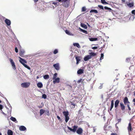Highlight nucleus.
Masks as SVG:
<instances>
[{
  "instance_id": "f257e3e1",
  "label": "nucleus",
  "mask_w": 135,
  "mask_h": 135,
  "mask_svg": "<svg viewBox=\"0 0 135 135\" xmlns=\"http://www.w3.org/2000/svg\"><path fill=\"white\" fill-rule=\"evenodd\" d=\"M78 127V126L74 125L73 127V129L71 128L70 127H68V128L71 131L75 132H76L77 133L79 134H82L83 132V130L81 128H79L77 129Z\"/></svg>"
},
{
  "instance_id": "f03ea898",
  "label": "nucleus",
  "mask_w": 135,
  "mask_h": 135,
  "mask_svg": "<svg viewBox=\"0 0 135 135\" xmlns=\"http://www.w3.org/2000/svg\"><path fill=\"white\" fill-rule=\"evenodd\" d=\"M70 0H62V5L65 8L68 7L70 4Z\"/></svg>"
},
{
  "instance_id": "7ed1b4c3",
  "label": "nucleus",
  "mask_w": 135,
  "mask_h": 135,
  "mask_svg": "<svg viewBox=\"0 0 135 135\" xmlns=\"http://www.w3.org/2000/svg\"><path fill=\"white\" fill-rule=\"evenodd\" d=\"M62 113L65 117V121L66 123H67L69 119V117L68 116L69 114V112L68 111H64Z\"/></svg>"
},
{
  "instance_id": "20e7f679",
  "label": "nucleus",
  "mask_w": 135,
  "mask_h": 135,
  "mask_svg": "<svg viewBox=\"0 0 135 135\" xmlns=\"http://www.w3.org/2000/svg\"><path fill=\"white\" fill-rule=\"evenodd\" d=\"M30 84L29 83L25 82L22 83L21 85L23 88H27L30 86Z\"/></svg>"
},
{
  "instance_id": "39448f33",
  "label": "nucleus",
  "mask_w": 135,
  "mask_h": 135,
  "mask_svg": "<svg viewBox=\"0 0 135 135\" xmlns=\"http://www.w3.org/2000/svg\"><path fill=\"white\" fill-rule=\"evenodd\" d=\"M9 60L11 63L13 69L14 70H16V66L13 60L11 58H9Z\"/></svg>"
},
{
  "instance_id": "423d86ee",
  "label": "nucleus",
  "mask_w": 135,
  "mask_h": 135,
  "mask_svg": "<svg viewBox=\"0 0 135 135\" xmlns=\"http://www.w3.org/2000/svg\"><path fill=\"white\" fill-rule=\"evenodd\" d=\"M25 52L23 50L21 49L19 53V55L21 56L22 57H26V55H24Z\"/></svg>"
},
{
  "instance_id": "0eeeda50",
  "label": "nucleus",
  "mask_w": 135,
  "mask_h": 135,
  "mask_svg": "<svg viewBox=\"0 0 135 135\" xmlns=\"http://www.w3.org/2000/svg\"><path fill=\"white\" fill-rule=\"evenodd\" d=\"M123 102L125 105L127 104H130V102L129 101L128 98L127 97H124L123 99Z\"/></svg>"
},
{
  "instance_id": "6e6552de",
  "label": "nucleus",
  "mask_w": 135,
  "mask_h": 135,
  "mask_svg": "<svg viewBox=\"0 0 135 135\" xmlns=\"http://www.w3.org/2000/svg\"><path fill=\"white\" fill-rule=\"evenodd\" d=\"M19 58L20 59V60H19L20 62L22 64H24L25 63H27V61L21 58V57H19Z\"/></svg>"
},
{
  "instance_id": "1a4fd4ad",
  "label": "nucleus",
  "mask_w": 135,
  "mask_h": 135,
  "mask_svg": "<svg viewBox=\"0 0 135 135\" xmlns=\"http://www.w3.org/2000/svg\"><path fill=\"white\" fill-rule=\"evenodd\" d=\"M53 66L55 69L57 70H59L60 69L59 64L58 63L54 64L53 65Z\"/></svg>"
},
{
  "instance_id": "9d476101",
  "label": "nucleus",
  "mask_w": 135,
  "mask_h": 135,
  "mask_svg": "<svg viewBox=\"0 0 135 135\" xmlns=\"http://www.w3.org/2000/svg\"><path fill=\"white\" fill-rule=\"evenodd\" d=\"M127 128L129 132H131L132 131V128L131 126V124L130 122L129 123L128 126Z\"/></svg>"
},
{
  "instance_id": "9b49d317",
  "label": "nucleus",
  "mask_w": 135,
  "mask_h": 135,
  "mask_svg": "<svg viewBox=\"0 0 135 135\" xmlns=\"http://www.w3.org/2000/svg\"><path fill=\"white\" fill-rule=\"evenodd\" d=\"M5 22L8 26H9L10 25L11 22L10 21L7 19H5Z\"/></svg>"
},
{
  "instance_id": "f8f14e48",
  "label": "nucleus",
  "mask_w": 135,
  "mask_h": 135,
  "mask_svg": "<svg viewBox=\"0 0 135 135\" xmlns=\"http://www.w3.org/2000/svg\"><path fill=\"white\" fill-rule=\"evenodd\" d=\"M120 106L121 109L122 110H123L125 109V106L122 102H120Z\"/></svg>"
},
{
  "instance_id": "ddd939ff",
  "label": "nucleus",
  "mask_w": 135,
  "mask_h": 135,
  "mask_svg": "<svg viewBox=\"0 0 135 135\" xmlns=\"http://www.w3.org/2000/svg\"><path fill=\"white\" fill-rule=\"evenodd\" d=\"M77 73L78 74L81 75L84 73V70L83 69H80L77 71Z\"/></svg>"
},
{
  "instance_id": "4468645a",
  "label": "nucleus",
  "mask_w": 135,
  "mask_h": 135,
  "mask_svg": "<svg viewBox=\"0 0 135 135\" xmlns=\"http://www.w3.org/2000/svg\"><path fill=\"white\" fill-rule=\"evenodd\" d=\"M55 80H54L53 81V83L54 84L55 83H59L60 82V78H55Z\"/></svg>"
},
{
  "instance_id": "2eb2a0df",
  "label": "nucleus",
  "mask_w": 135,
  "mask_h": 135,
  "mask_svg": "<svg viewBox=\"0 0 135 135\" xmlns=\"http://www.w3.org/2000/svg\"><path fill=\"white\" fill-rule=\"evenodd\" d=\"M19 129L21 131H25L26 129V128L24 126H21L19 128Z\"/></svg>"
},
{
  "instance_id": "dca6fc26",
  "label": "nucleus",
  "mask_w": 135,
  "mask_h": 135,
  "mask_svg": "<svg viewBox=\"0 0 135 135\" xmlns=\"http://www.w3.org/2000/svg\"><path fill=\"white\" fill-rule=\"evenodd\" d=\"M91 56L89 55H87L85 56L84 58V60L85 61H87L89 59H91Z\"/></svg>"
},
{
  "instance_id": "f3484780",
  "label": "nucleus",
  "mask_w": 135,
  "mask_h": 135,
  "mask_svg": "<svg viewBox=\"0 0 135 135\" xmlns=\"http://www.w3.org/2000/svg\"><path fill=\"white\" fill-rule=\"evenodd\" d=\"M127 5L129 7L131 8L134 6V3L133 2H132L131 3L127 4Z\"/></svg>"
},
{
  "instance_id": "a211bd4d",
  "label": "nucleus",
  "mask_w": 135,
  "mask_h": 135,
  "mask_svg": "<svg viewBox=\"0 0 135 135\" xmlns=\"http://www.w3.org/2000/svg\"><path fill=\"white\" fill-rule=\"evenodd\" d=\"M119 101L118 100H116L115 102V108H117L119 103Z\"/></svg>"
},
{
  "instance_id": "6ab92c4d",
  "label": "nucleus",
  "mask_w": 135,
  "mask_h": 135,
  "mask_svg": "<svg viewBox=\"0 0 135 135\" xmlns=\"http://www.w3.org/2000/svg\"><path fill=\"white\" fill-rule=\"evenodd\" d=\"M80 56H76L75 57L76 59V64H78L79 63V62L80 61Z\"/></svg>"
},
{
  "instance_id": "aec40b11",
  "label": "nucleus",
  "mask_w": 135,
  "mask_h": 135,
  "mask_svg": "<svg viewBox=\"0 0 135 135\" xmlns=\"http://www.w3.org/2000/svg\"><path fill=\"white\" fill-rule=\"evenodd\" d=\"M89 40L91 41H97L98 40L97 38H89Z\"/></svg>"
},
{
  "instance_id": "412c9836",
  "label": "nucleus",
  "mask_w": 135,
  "mask_h": 135,
  "mask_svg": "<svg viewBox=\"0 0 135 135\" xmlns=\"http://www.w3.org/2000/svg\"><path fill=\"white\" fill-rule=\"evenodd\" d=\"M37 85L38 88H41L42 87L43 84L42 83L39 82L37 84Z\"/></svg>"
},
{
  "instance_id": "4be33fe9",
  "label": "nucleus",
  "mask_w": 135,
  "mask_h": 135,
  "mask_svg": "<svg viewBox=\"0 0 135 135\" xmlns=\"http://www.w3.org/2000/svg\"><path fill=\"white\" fill-rule=\"evenodd\" d=\"M10 119L12 121L15 122V123H17V121L15 118L12 117L10 118Z\"/></svg>"
},
{
  "instance_id": "5701e85b",
  "label": "nucleus",
  "mask_w": 135,
  "mask_h": 135,
  "mask_svg": "<svg viewBox=\"0 0 135 135\" xmlns=\"http://www.w3.org/2000/svg\"><path fill=\"white\" fill-rule=\"evenodd\" d=\"M13 132L10 129L8 130L7 131L8 135H13Z\"/></svg>"
},
{
  "instance_id": "b1692460",
  "label": "nucleus",
  "mask_w": 135,
  "mask_h": 135,
  "mask_svg": "<svg viewBox=\"0 0 135 135\" xmlns=\"http://www.w3.org/2000/svg\"><path fill=\"white\" fill-rule=\"evenodd\" d=\"M114 106V101L113 100H112L111 102V107L110 108V110L111 111L112 108H113Z\"/></svg>"
},
{
  "instance_id": "393cba45",
  "label": "nucleus",
  "mask_w": 135,
  "mask_h": 135,
  "mask_svg": "<svg viewBox=\"0 0 135 135\" xmlns=\"http://www.w3.org/2000/svg\"><path fill=\"white\" fill-rule=\"evenodd\" d=\"M73 45L74 46H76L77 47H78L79 48H80V46L79 44L78 43H74L73 44Z\"/></svg>"
},
{
  "instance_id": "a878e982",
  "label": "nucleus",
  "mask_w": 135,
  "mask_h": 135,
  "mask_svg": "<svg viewBox=\"0 0 135 135\" xmlns=\"http://www.w3.org/2000/svg\"><path fill=\"white\" fill-rule=\"evenodd\" d=\"M90 13L94 12L95 13H98V11L96 9H92L90 11Z\"/></svg>"
},
{
  "instance_id": "bb28decb",
  "label": "nucleus",
  "mask_w": 135,
  "mask_h": 135,
  "mask_svg": "<svg viewBox=\"0 0 135 135\" xmlns=\"http://www.w3.org/2000/svg\"><path fill=\"white\" fill-rule=\"evenodd\" d=\"M90 56L91 58H92V56H94L96 55V54L93 52H91L90 53Z\"/></svg>"
},
{
  "instance_id": "cd10ccee",
  "label": "nucleus",
  "mask_w": 135,
  "mask_h": 135,
  "mask_svg": "<svg viewBox=\"0 0 135 135\" xmlns=\"http://www.w3.org/2000/svg\"><path fill=\"white\" fill-rule=\"evenodd\" d=\"M52 4H54L56 6H57L59 4V2L56 1L55 2H53L52 3Z\"/></svg>"
},
{
  "instance_id": "c85d7f7f",
  "label": "nucleus",
  "mask_w": 135,
  "mask_h": 135,
  "mask_svg": "<svg viewBox=\"0 0 135 135\" xmlns=\"http://www.w3.org/2000/svg\"><path fill=\"white\" fill-rule=\"evenodd\" d=\"M43 77L44 79H47L49 78V76L48 75H45Z\"/></svg>"
},
{
  "instance_id": "c756f323",
  "label": "nucleus",
  "mask_w": 135,
  "mask_h": 135,
  "mask_svg": "<svg viewBox=\"0 0 135 135\" xmlns=\"http://www.w3.org/2000/svg\"><path fill=\"white\" fill-rule=\"evenodd\" d=\"M81 26L82 27L84 28H86L87 26L86 25L83 23H81Z\"/></svg>"
},
{
  "instance_id": "7c9ffc66",
  "label": "nucleus",
  "mask_w": 135,
  "mask_h": 135,
  "mask_svg": "<svg viewBox=\"0 0 135 135\" xmlns=\"http://www.w3.org/2000/svg\"><path fill=\"white\" fill-rule=\"evenodd\" d=\"M45 112L44 110L42 109L40 110V115H41L43 114Z\"/></svg>"
},
{
  "instance_id": "2f4dec72",
  "label": "nucleus",
  "mask_w": 135,
  "mask_h": 135,
  "mask_svg": "<svg viewBox=\"0 0 135 135\" xmlns=\"http://www.w3.org/2000/svg\"><path fill=\"white\" fill-rule=\"evenodd\" d=\"M65 32L66 34L69 35H71V33L70 32V31L68 30H66L65 31Z\"/></svg>"
},
{
  "instance_id": "473e14b6",
  "label": "nucleus",
  "mask_w": 135,
  "mask_h": 135,
  "mask_svg": "<svg viewBox=\"0 0 135 135\" xmlns=\"http://www.w3.org/2000/svg\"><path fill=\"white\" fill-rule=\"evenodd\" d=\"M70 103L71 104V105H72L74 106V107H72V108H74L75 107V106L76 105V104H75L73 102H72L71 101H70Z\"/></svg>"
},
{
  "instance_id": "72a5a7b5",
  "label": "nucleus",
  "mask_w": 135,
  "mask_h": 135,
  "mask_svg": "<svg viewBox=\"0 0 135 135\" xmlns=\"http://www.w3.org/2000/svg\"><path fill=\"white\" fill-rule=\"evenodd\" d=\"M104 8L105 9H108V10L110 12L112 11V9L106 6H105L104 7Z\"/></svg>"
},
{
  "instance_id": "f704fd0d",
  "label": "nucleus",
  "mask_w": 135,
  "mask_h": 135,
  "mask_svg": "<svg viewBox=\"0 0 135 135\" xmlns=\"http://www.w3.org/2000/svg\"><path fill=\"white\" fill-rule=\"evenodd\" d=\"M57 75V74L56 73H55L54 74V75L53 78H52V79L53 80H54L55 79V78H56Z\"/></svg>"
},
{
  "instance_id": "c9c22d12",
  "label": "nucleus",
  "mask_w": 135,
  "mask_h": 135,
  "mask_svg": "<svg viewBox=\"0 0 135 135\" xmlns=\"http://www.w3.org/2000/svg\"><path fill=\"white\" fill-rule=\"evenodd\" d=\"M86 8L85 7H83L82 8V12H85L86 11Z\"/></svg>"
},
{
  "instance_id": "e433bc0d",
  "label": "nucleus",
  "mask_w": 135,
  "mask_h": 135,
  "mask_svg": "<svg viewBox=\"0 0 135 135\" xmlns=\"http://www.w3.org/2000/svg\"><path fill=\"white\" fill-rule=\"evenodd\" d=\"M101 2L103 4H108V3L105 1V0H101Z\"/></svg>"
},
{
  "instance_id": "4c0bfd02",
  "label": "nucleus",
  "mask_w": 135,
  "mask_h": 135,
  "mask_svg": "<svg viewBox=\"0 0 135 135\" xmlns=\"http://www.w3.org/2000/svg\"><path fill=\"white\" fill-rule=\"evenodd\" d=\"M80 30L82 32H83L85 33V34L87 33V32L86 31L84 30H83V29H81Z\"/></svg>"
},
{
  "instance_id": "58836bf2",
  "label": "nucleus",
  "mask_w": 135,
  "mask_h": 135,
  "mask_svg": "<svg viewBox=\"0 0 135 135\" xmlns=\"http://www.w3.org/2000/svg\"><path fill=\"white\" fill-rule=\"evenodd\" d=\"M58 52V51L57 49H55L53 53L54 54H56Z\"/></svg>"
},
{
  "instance_id": "ea45409f",
  "label": "nucleus",
  "mask_w": 135,
  "mask_h": 135,
  "mask_svg": "<svg viewBox=\"0 0 135 135\" xmlns=\"http://www.w3.org/2000/svg\"><path fill=\"white\" fill-rule=\"evenodd\" d=\"M42 98L44 99H45L47 98V96L45 94H44L42 95Z\"/></svg>"
},
{
  "instance_id": "a19ab883",
  "label": "nucleus",
  "mask_w": 135,
  "mask_h": 135,
  "mask_svg": "<svg viewBox=\"0 0 135 135\" xmlns=\"http://www.w3.org/2000/svg\"><path fill=\"white\" fill-rule=\"evenodd\" d=\"M130 61V58H127L126 59V61L127 62H129Z\"/></svg>"
},
{
  "instance_id": "79ce46f5",
  "label": "nucleus",
  "mask_w": 135,
  "mask_h": 135,
  "mask_svg": "<svg viewBox=\"0 0 135 135\" xmlns=\"http://www.w3.org/2000/svg\"><path fill=\"white\" fill-rule=\"evenodd\" d=\"M104 54H103L102 53L101 54V57L100 58V60H101L103 58Z\"/></svg>"
},
{
  "instance_id": "37998d69",
  "label": "nucleus",
  "mask_w": 135,
  "mask_h": 135,
  "mask_svg": "<svg viewBox=\"0 0 135 135\" xmlns=\"http://www.w3.org/2000/svg\"><path fill=\"white\" fill-rule=\"evenodd\" d=\"M129 104H127V107L128 108V110L129 111H131V108L130 107Z\"/></svg>"
},
{
  "instance_id": "c03bdc74",
  "label": "nucleus",
  "mask_w": 135,
  "mask_h": 135,
  "mask_svg": "<svg viewBox=\"0 0 135 135\" xmlns=\"http://www.w3.org/2000/svg\"><path fill=\"white\" fill-rule=\"evenodd\" d=\"M98 7L99 8H100L101 9H104L103 7V6L102 5H99L98 6Z\"/></svg>"
},
{
  "instance_id": "a18cd8bd",
  "label": "nucleus",
  "mask_w": 135,
  "mask_h": 135,
  "mask_svg": "<svg viewBox=\"0 0 135 135\" xmlns=\"http://www.w3.org/2000/svg\"><path fill=\"white\" fill-rule=\"evenodd\" d=\"M82 79H80V80H79L77 81V83H80L81 81H82Z\"/></svg>"
},
{
  "instance_id": "49530a36",
  "label": "nucleus",
  "mask_w": 135,
  "mask_h": 135,
  "mask_svg": "<svg viewBox=\"0 0 135 135\" xmlns=\"http://www.w3.org/2000/svg\"><path fill=\"white\" fill-rule=\"evenodd\" d=\"M132 14H134L135 15V10H133L132 11Z\"/></svg>"
},
{
  "instance_id": "de8ad7c7",
  "label": "nucleus",
  "mask_w": 135,
  "mask_h": 135,
  "mask_svg": "<svg viewBox=\"0 0 135 135\" xmlns=\"http://www.w3.org/2000/svg\"><path fill=\"white\" fill-rule=\"evenodd\" d=\"M15 50L16 52L17 53L18 52V50L17 47L15 48Z\"/></svg>"
},
{
  "instance_id": "09e8293b",
  "label": "nucleus",
  "mask_w": 135,
  "mask_h": 135,
  "mask_svg": "<svg viewBox=\"0 0 135 135\" xmlns=\"http://www.w3.org/2000/svg\"><path fill=\"white\" fill-rule=\"evenodd\" d=\"M98 48V47L97 46H94L93 47H92V49H97Z\"/></svg>"
},
{
  "instance_id": "8fccbe9b",
  "label": "nucleus",
  "mask_w": 135,
  "mask_h": 135,
  "mask_svg": "<svg viewBox=\"0 0 135 135\" xmlns=\"http://www.w3.org/2000/svg\"><path fill=\"white\" fill-rule=\"evenodd\" d=\"M57 118H58V119L59 120H61V119L60 117L58 115L57 116Z\"/></svg>"
},
{
  "instance_id": "3c124183",
  "label": "nucleus",
  "mask_w": 135,
  "mask_h": 135,
  "mask_svg": "<svg viewBox=\"0 0 135 135\" xmlns=\"http://www.w3.org/2000/svg\"><path fill=\"white\" fill-rule=\"evenodd\" d=\"M3 108V106L2 105L0 104V109L2 110Z\"/></svg>"
},
{
  "instance_id": "603ef678",
  "label": "nucleus",
  "mask_w": 135,
  "mask_h": 135,
  "mask_svg": "<svg viewBox=\"0 0 135 135\" xmlns=\"http://www.w3.org/2000/svg\"><path fill=\"white\" fill-rule=\"evenodd\" d=\"M110 135H117V134L116 133H111Z\"/></svg>"
},
{
  "instance_id": "864d4df0",
  "label": "nucleus",
  "mask_w": 135,
  "mask_h": 135,
  "mask_svg": "<svg viewBox=\"0 0 135 135\" xmlns=\"http://www.w3.org/2000/svg\"><path fill=\"white\" fill-rule=\"evenodd\" d=\"M22 65L26 68H27V67L28 66L26 65L25 63L23 64Z\"/></svg>"
},
{
  "instance_id": "5fc2aeb1",
  "label": "nucleus",
  "mask_w": 135,
  "mask_h": 135,
  "mask_svg": "<svg viewBox=\"0 0 135 135\" xmlns=\"http://www.w3.org/2000/svg\"><path fill=\"white\" fill-rule=\"evenodd\" d=\"M62 0H56V1L59 2H62Z\"/></svg>"
},
{
  "instance_id": "6e6d98bb",
  "label": "nucleus",
  "mask_w": 135,
  "mask_h": 135,
  "mask_svg": "<svg viewBox=\"0 0 135 135\" xmlns=\"http://www.w3.org/2000/svg\"><path fill=\"white\" fill-rule=\"evenodd\" d=\"M26 68H27L28 70H30V68L28 66Z\"/></svg>"
},
{
  "instance_id": "4d7b16f0",
  "label": "nucleus",
  "mask_w": 135,
  "mask_h": 135,
  "mask_svg": "<svg viewBox=\"0 0 135 135\" xmlns=\"http://www.w3.org/2000/svg\"><path fill=\"white\" fill-rule=\"evenodd\" d=\"M133 101L135 103L134 104V105L135 106V99H134L133 100Z\"/></svg>"
},
{
  "instance_id": "13d9d810",
  "label": "nucleus",
  "mask_w": 135,
  "mask_h": 135,
  "mask_svg": "<svg viewBox=\"0 0 135 135\" xmlns=\"http://www.w3.org/2000/svg\"><path fill=\"white\" fill-rule=\"evenodd\" d=\"M35 2H36L38 1V0H33Z\"/></svg>"
},
{
  "instance_id": "bf43d9fd",
  "label": "nucleus",
  "mask_w": 135,
  "mask_h": 135,
  "mask_svg": "<svg viewBox=\"0 0 135 135\" xmlns=\"http://www.w3.org/2000/svg\"><path fill=\"white\" fill-rule=\"evenodd\" d=\"M2 113L3 114H4V115H6V114L2 111Z\"/></svg>"
},
{
  "instance_id": "052dcab7",
  "label": "nucleus",
  "mask_w": 135,
  "mask_h": 135,
  "mask_svg": "<svg viewBox=\"0 0 135 135\" xmlns=\"http://www.w3.org/2000/svg\"><path fill=\"white\" fill-rule=\"evenodd\" d=\"M122 1L123 2H125V0H122Z\"/></svg>"
},
{
  "instance_id": "680f3d73",
  "label": "nucleus",
  "mask_w": 135,
  "mask_h": 135,
  "mask_svg": "<svg viewBox=\"0 0 135 135\" xmlns=\"http://www.w3.org/2000/svg\"><path fill=\"white\" fill-rule=\"evenodd\" d=\"M81 109H80V110H79V112H80L81 111Z\"/></svg>"
},
{
  "instance_id": "e2e57ef3",
  "label": "nucleus",
  "mask_w": 135,
  "mask_h": 135,
  "mask_svg": "<svg viewBox=\"0 0 135 135\" xmlns=\"http://www.w3.org/2000/svg\"><path fill=\"white\" fill-rule=\"evenodd\" d=\"M100 88H102V86H100Z\"/></svg>"
},
{
  "instance_id": "0e129e2a",
  "label": "nucleus",
  "mask_w": 135,
  "mask_h": 135,
  "mask_svg": "<svg viewBox=\"0 0 135 135\" xmlns=\"http://www.w3.org/2000/svg\"><path fill=\"white\" fill-rule=\"evenodd\" d=\"M38 78H38V76H37V79Z\"/></svg>"
},
{
  "instance_id": "69168bd1",
  "label": "nucleus",
  "mask_w": 135,
  "mask_h": 135,
  "mask_svg": "<svg viewBox=\"0 0 135 135\" xmlns=\"http://www.w3.org/2000/svg\"><path fill=\"white\" fill-rule=\"evenodd\" d=\"M0 135H2V134L1 133H0Z\"/></svg>"
},
{
  "instance_id": "338daca9",
  "label": "nucleus",
  "mask_w": 135,
  "mask_h": 135,
  "mask_svg": "<svg viewBox=\"0 0 135 135\" xmlns=\"http://www.w3.org/2000/svg\"><path fill=\"white\" fill-rule=\"evenodd\" d=\"M2 102L0 100V103H1Z\"/></svg>"
},
{
  "instance_id": "774afa93",
  "label": "nucleus",
  "mask_w": 135,
  "mask_h": 135,
  "mask_svg": "<svg viewBox=\"0 0 135 135\" xmlns=\"http://www.w3.org/2000/svg\"><path fill=\"white\" fill-rule=\"evenodd\" d=\"M19 45V46H20V47H21V46H20V45Z\"/></svg>"
}]
</instances>
